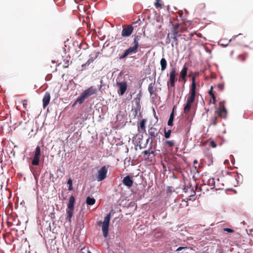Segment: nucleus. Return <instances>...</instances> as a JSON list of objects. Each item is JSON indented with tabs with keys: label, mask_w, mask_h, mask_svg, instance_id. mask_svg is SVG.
I'll return each instance as SVG.
<instances>
[{
	"label": "nucleus",
	"mask_w": 253,
	"mask_h": 253,
	"mask_svg": "<svg viewBox=\"0 0 253 253\" xmlns=\"http://www.w3.org/2000/svg\"><path fill=\"white\" fill-rule=\"evenodd\" d=\"M211 97L212 98L213 100V103L215 104L216 102V97L214 94H211Z\"/></svg>",
	"instance_id": "obj_44"
},
{
	"label": "nucleus",
	"mask_w": 253,
	"mask_h": 253,
	"mask_svg": "<svg viewBox=\"0 0 253 253\" xmlns=\"http://www.w3.org/2000/svg\"><path fill=\"white\" fill-rule=\"evenodd\" d=\"M153 140H151V143H150V145H149V149H148V150H150H150H152V147H153V146H152V143H153Z\"/></svg>",
	"instance_id": "obj_48"
},
{
	"label": "nucleus",
	"mask_w": 253,
	"mask_h": 253,
	"mask_svg": "<svg viewBox=\"0 0 253 253\" xmlns=\"http://www.w3.org/2000/svg\"><path fill=\"white\" fill-rule=\"evenodd\" d=\"M222 103H224V101L220 102V108H219L216 111V116L223 119H226L227 115V111Z\"/></svg>",
	"instance_id": "obj_6"
},
{
	"label": "nucleus",
	"mask_w": 253,
	"mask_h": 253,
	"mask_svg": "<svg viewBox=\"0 0 253 253\" xmlns=\"http://www.w3.org/2000/svg\"><path fill=\"white\" fill-rule=\"evenodd\" d=\"M160 1L161 0H156L155 6L156 8H159L162 7V4L160 2Z\"/></svg>",
	"instance_id": "obj_32"
},
{
	"label": "nucleus",
	"mask_w": 253,
	"mask_h": 253,
	"mask_svg": "<svg viewBox=\"0 0 253 253\" xmlns=\"http://www.w3.org/2000/svg\"><path fill=\"white\" fill-rule=\"evenodd\" d=\"M192 104L186 102V104L184 107V113L185 114H188L191 109Z\"/></svg>",
	"instance_id": "obj_21"
},
{
	"label": "nucleus",
	"mask_w": 253,
	"mask_h": 253,
	"mask_svg": "<svg viewBox=\"0 0 253 253\" xmlns=\"http://www.w3.org/2000/svg\"><path fill=\"white\" fill-rule=\"evenodd\" d=\"M145 159L147 161L151 162L155 159V158L154 155L148 154L147 157L145 158Z\"/></svg>",
	"instance_id": "obj_25"
},
{
	"label": "nucleus",
	"mask_w": 253,
	"mask_h": 253,
	"mask_svg": "<svg viewBox=\"0 0 253 253\" xmlns=\"http://www.w3.org/2000/svg\"><path fill=\"white\" fill-rule=\"evenodd\" d=\"M99 53V52H96L95 53L94 55H93L92 54H90L89 56V59L86 61V64H88V63L90 64L91 63L93 62L94 60L98 57Z\"/></svg>",
	"instance_id": "obj_20"
},
{
	"label": "nucleus",
	"mask_w": 253,
	"mask_h": 253,
	"mask_svg": "<svg viewBox=\"0 0 253 253\" xmlns=\"http://www.w3.org/2000/svg\"><path fill=\"white\" fill-rule=\"evenodd\" d=\"M210 146L212 148H215L216 147V144L214 141H211L210 142Z\"/></svg>",
	"instance_id": "obj_38"
},
{
	"label": "nucleus",
	"mask_w": 253,
	"mask_h": 253,
	"mask_svg": "<svg viewBox=\"0 0 253 253\" xmlns=\"http://www.w3.org/2000/svg\"><path fill=\"white\" fill-rule=\"evenodd\" d=\"M140 96H141V93L137 94V96L134 99V101L135 102V104L137 105L138 107H140L139 103L140 101Z\"/></svg>",
	"instance_id": "obj_23"
},
{
	"label": "nucleus",
	"mask_w": 253,
	"mask_h": 253,
	"mask_svg": "<svg viewBox=\"0 0 253 253\" xmlns=\"http://www.w3.org/2000/svg\"><path fill=\"white\" fill-rule=\"evenodd\" d=\"M116 86L118 88V93L120 96H123L127 88V84L126 81H123L121 82H117Z\"/></svg>",
	"instance_id": "obj_8"
},
{
	"label": "nucleus",
	"mask_w": 253,
	"mask_h": 253,
	"mask_svg": "<svg viewBox=\"0 0 253 253\" xmlns=\"http://www.w3.org/2000/svg\"><path fill=\"white\" fill-rule=\"evenodd\" d=\"M212 89H213V86H211V87L210 90L209 91V94L210 95V96H211V94H214V93L212 92Z\"/></svg>",
	"instance_id": "obj_47"
},
{
	"label": "nucleus",
	"mask_w": 253,
	"mask_h": 253,
	"mask_svg": "<svg viewBox=\"0 0 253 253\" xmlns=\"http://www.w3.org/2000/svg\"><path fill=\"white\" fill-rule=\"evenodd\" d=\"M177 37H172L171 38L172 39H173V42L175 43V45H177L178 44V39H177Z\"/></svg>",
	"instance_id": "obj_41"
},
{
	"label": "nucleus",
	"mask_w": 253,
	"mask_h": 253,
	"mask_svg": "<svg viewBox=\"0 0 253 253\" xmlns=\"http://www.w3.org/2000/svg\"><path fill=\"white\" fill-rule=\"evenodd\" d=\"M199 75L198 72H195L192 78V84L190 86L189 96L187 98L186 102L192 104L195 100L196 96V77Z\"/></svg>",
	"instance_id": "obj_2"
},
{
	"label": "nucleus",
	"mask_w": 253,
	"mask_h": 253,
	"mask_svg": "<svg viewBox=\"0 0 253 253\" xmlns=\"http://www.w3.org/2000/svg\"><path fill=\"white\" fill-rule=\"evenodd\" d=\"M149 150H145L142 152V154L144 155H148L149 154Z\"/></svg>",
	"instance_id": "obj_45"
},
{
	"label": "nucleus",
	"mask_w": 253,
	"mask_h": 253,
	"mask_svg": "<svg viewBox=\"0 0 253 253\" xmlns=\"http://www.w3.org/2000/svg\"><path fill=\"white\" fill-rule=\"evenodd\" d=\"M194 195H190V196H189V197H190L189 200H192V199L195 200V199H192V197H193L194 196V195L195 194V192H194Z\"/></svg>",
	"instance_id": "obj_51"
},
{
	"label": "nucleus",
	"mask_w": 253,
	"mask_h": 253,
	"mask_svg": "<svg viewBox=\"0 0 253 253\" xmlns=\"http://www.w3.org/2000/svg\"><path fill=\"white\" fill-rule=\"evenodd\" d=\"M68 66H69V64H67V65L64 66V68H67L68 67Z\"/></svg>",
	"instance_id": "obj_53"
},
{
	"label": "nucleus",
	"mask_w": 253,
	"mask_h": 253,
	"mask_svg": "<svg viewBox=\"0 0 253 253\" xmlns=\"http://www.w3.org/2000/svg\"><path fill=\"white\" fill-rule=\"evenodd\" d=\"M165 143L169 147H172L174 145V143L171 140H167L166 141Z\"/></svg>",
	"instance_id": "obj_29"
},
{
	"label": "nucleus",
	"mask_w": 253,
	"mask_h": 253,
	"mask_svg": "<svg viewBox=\"0 0 253 253\" xmlns=\"http://www.w3.org/2000/svg\"><path fill=\"white\" fill-rule=\"evenodd\" d=\"M179 27V25L178 24H176L173 27V28L171 30V33L170 34V35H171L170 38L178 37L180 36L178 35Z\"/></svg>",
	"instance_id": "obj_14"
},
{
	"label": "nucleus",
	"mask_w": 253,
	"mask_h": 253,
	"mask_svg": "<svg viewBox=\"0 0 253 253\" xmlns=\"http://www.w3.org/2000/svg\"><path fill=\"white\" fill-rule=\"evenodd\" d=\"M151 139V137L150 136L146 140V144H145V146H144L143 148H145L149 141V140Z\"/></svg>",
	"instance_id": "obj_49"
},
{
	"label": "nucleus",
	"mask_w": 253,
	"mask_h": 253,
	"mask_svg": "<svg viewBox=\"0 0 253 253\" xmlns=\"http://www.w3.org/2000/svg\"><path fill=\"white\" fill-rule=\"evenodd\" d=\"M50 100V94L49 92H45L42 98V106L45 109L49 104Z\"/></svg>",
	"instance_id": "obj_12"
},
{
	"label": "nucleus",
	"mask_w": 253,
	"mask_h": 253,
	"mask_svg": "<svg viewBox=\"0 0 253 253\" xmlns=\"http://www.w3.org/2000/svg\"><path fill=\"white\" fill-rule=\"evenodd\" d=\"M196 163H197V160H195L194 161V164H196Z\"/></svg>",
	"instance_id": "obj_55"
},
{
	"label": "nucleus",
	"mask_w": 253,
	"mask_h": 253,
	"mask_svg": "<svg viewBox=\"0 0 253 253\" xmlns=\"http://www.w3.org/2000/svg\"><path fill=\"white\" fill-rule=\"evenodd\" d=\"M85 45L84 43H80V45H79V47L81 48L82 46H83V45Z\"/></svg>",
	"instance_id": "obj_52"
},
{
	"label": "nucleus",
	"mask_w": 253,
	"mask_h": 253,
	"mask_svg": "<svg viewBox=\"0 0 253 253\" xmlns=\"http://www.w3.org/2000/svg\"><path fill=\"white\" fill-rule=\"evenodd\" d=\"M123 182L124 185L127 186L128 187H130L133 184V180L128 175L124 178Z\"/></svg>",
	"instance_id": "obj_15"
},
{
	"label": "nucleus",
	"mask_w": 253,
	"mask_h": 253,
	"mask_svg": "<svg viewBox=\"0 0 253 253\" xmlns=\"http://www.w3.org/2000/svg\"><path fill=\"white\" fill-rule=\"evenodd\" d=\"M123 75V72H121L119 74V76H122Z\"/></svg>",
	"instance_id": "obj_54"
},
{
	"label": "nucleus",
	"mask_w": 253,
	"mask_h": 253,
	"mask_svg": "<svg viewBox=\"0 0 253 253\" xmlns=\"http://www.w3.org/2000/svg\"><path fill=\"white\" fill-rule=\"evenodd\" d=\"M97 92V89L94 86H90L83 91L81 95L77 98L76 101L73 105L74 106L77 103L80 104H82L84 100L90 96L96 94Z\"/></svg>",
	"instance_id": "obj_1"
},
{
	"label": "nucleus",
	"mask_w": 253,
	"mask_h": 253,
	"mask_svg": "<svg viewBox=\"0 0 253 253\" xmlns=\"http://www.w3.org/2000/svg\"><path fill=\"white\" fill-rule=\"evenodd\" d=\"M238 58L240 61L244 62L246 60L247 56L245 54H241L238 56Z\"/></svg>",
	"instance_id": "obj_26"
},
{
	"label": "nucleus",
	"mask_w": 253,
	"mask_h": 253,
	"mask_svg": "<svg viewBox=\"0 0 253 253\" xmlns=\"http://www.w3.org/2000/svg\"><path fill=\"white\" fill-rule=\"evenodd\" d=\"M171 131L170 129L168 130V131H166V129H165V137L166 138H169L171 134Z\"/></svg>",
	"instance_id": "obj_30"
},
{
	"label": "nucleus",
	"mask_w": 253,
	"mask_h": 253,
	"mask_svg": "<svg viewBox=\"0 0 253 253\" xmlns=\"http://www.w3.org/2000/svg\"><path fill=\"white\" fill-rule=\"evenodd\" d=\"M110 218L111 214L109 213L107 214V215L105 217L104 221L102 223L101 221H99L98 223L99 225H100L101 224H102V230L103 232V236L105 237H106L108 235Z\"/></svg>",
	"instance_id": "obj_3"
},
{
	"label": "nucleus",
	"mask_w": 253,
	"mask_h": 253,
	"mask_svg": "<svg viewBox=\"0 0 253 253\" xmlns=\"http://www.w3.org/2000/svg\"><path fill=\"white\" fill-rule=\"evenodd\" d=\"M218 117L216 116L214 117V119H213V121H212V122L211 123V124L213 126H215L217 124V122H216V120H217V118Z\"/></svg>",
	"instance_id": "obj_40"
},
{
	"label": "nucleus",
	"mask_w": 253,
	"mask_h": 253,
	"mask_svg": "<svg viewBox=\"0 0 253 253\" xmlns=\"http://www.w3.org/2000/svg\"><path fill=\"white\" fill-rule=\"evenodd\" d=\"M75 202V199L74 197L73 196H71L69 198L68 208L67 209V218L70 221H71V219L73 215Z\"/></svg>",
	"instance_id": "obj_4"
},
{
	"label": "nucleus",
	"mask_w": 253,
	"mask_h": 253,
	"mask_svg": "<svg viewBox=\"0 0 253 253\" xmlns=\"http://www.w3.org/2000/svg\"><path fill=\"white\" fill-rule=\"evenodd\" d=\"M101 87H102V85H100V89H101Z\"/></svg>",
	"instance_id": "obj_57"
},
{
	"label": "nucleus",
	"mask_w": 253,
	"mask_h": 253,
	"mask_svg": "<svg viewBox=\"0 0 253 253\" xmlns=\"http://www.w3.org/2000/svg\"><path fill=\"white\" fill-rule=\"evenodd\" d=\"M146 120L145 119H142L140 121L138 125V130L139 132H144L146 131Z\"/></svg>",
	"instance_id": "obj_13"
},
{
	"label": "nucleus",
	"mask_w": 253,
	"mask_h": 253,
	"mask_svg": "<svg viewBox=\"0 0 253 253\" xmlns=\"http://www.w3.org/2000/svg\"><path fill=\"white\" fill-rule=\"evenodd\" d=\"M171 45H172V47H173L174 45H173V43H172Z\"/></svg>",
	"instance_id": "obj_56"
},
{
	"label": "nucleus",
	"mask_w": 253,
	"mask_h": 253,
	"mask_svg": "<svg viewBox=\"0 0 253 253\" xmlns=\"http://www.w3.org/2000/svg\"><path fill=\"white\" fill-rule=\"evenodd\" d=\"M172 191H174L173 188L171 186H169L167 188V193H171Z\"/></svg>",
	"instance_id": "obj_33"
},
{
	"label": "nucleus",
	"mask_w": 253,
	"mask_h": 253,
	"mask_svg": "<svg viewBox=\"0 0 253 253\" xmlns=\"http://www.w3.org/2000/svg\"><path fill=\"white\" fill-rule=\"evenodd\" d=\"M27 102H28V101L26 99H25L23 101V103H22L23 106L24 108L25 109L27 108Z\"/></svg>",
	"instance_id": "obj_37"
},
{
	"label": "nucleus",
	"mask_w": 253,
	"mask_h": 253,
	"mask_svg": "<svg viewBox=\"0 0 253 253\" xmlns=\"http://www.w3.org/2000/svg\"><path fill=\"white\" fill-rule=\"evenodd\" d=\"M187 249L186 247H180L176 249V251H180L183 249Z\"/></svg>",
	"instance_id": "obj_46"
},
{
	"label": "nucleus",
	"mask_w": 253,
	"mask_h": 253,
	"mask_svg": "<svg viewBox=\"0 0 253 253\" xmlns=\"http://www.w3.org/2000/svg\"><path fill=\"white\" fill-rule=\"evenodd\" d=\"M148 90L151 95L154 93L155 90L154 88V85L153 84H151L148 86Z\"/></svg>",
	"instance_id": "obj_24"
},
{
	"label": "nucleus",
	"mask_w": 253,
	"mask_h": 253,
	"mask_svg": "<svg viewBox=\"0 0 253 253\" xmlns=\"http://www.w3.org/2000/svg\"><path fill=\"white\" fill-rule=\"evenodd\" d=\"M141 33H139L137 35H135L133 39H136L137 41H139L141 38Z\"/></svg>",
	"instance_id": "obj_36"
},
{
	"label": "nucleus",
	"mask_w": 253,
	"mask_h": 253,
	"mask_svg": "<svg viewBox=\"0 0 253 253\" xmlns=\"http://www.w3.org/2000/svg\"><path fill=\"white\" fill-rule=\"evenodd\" d=\"M206 7V4L204 3H201L197 5V9L198 10H202Z\"/></svg>",
	"instance_id": "obj_27"
},
{
	"label": "nucleus",
	"mask_w": 253,
	"mask_h": 253,
	"mask_svg": "<svg viewBox=\"0 0 253 253\" xmlns=\"http://www.w3.org/2000/svg\"><path fill=\"white\" fill-rule=\"evenodd\" d=\"M128 55H131L133 53H136L138 51V49L134 47L133 46L129 47L128 48L125 50Z\"/></svg>",
	"instance_id": "obj_18"
},
{
	"label": "nucleus",
	"mask_w": 253,
	"mask_h": 253,
	"mask_svg": "<svg viewBox=\"0 0 253 253\" xmlns=\"http://www.w3.org/2000/svg\"><path fill=\"white\" fill-rule=\"evenodd\" d=\"M108 168V166H104L98 170L96 175V179L98 181H101L106 178Z\"/></svg>",
	"instance_id": "obj_7"
},
{
	"label": "nucleus",
	"mask_w": 253,
	"mask_h": 253,
	"mask_svg": "<svg viewBox=\"0 0 253 253\" xmlns=\"http://www.w3.org/2000/svg\"><path fill=\"white\" fill-rule=\"evenodd\" d=\"M41 156V148L39 146H38L36 148L34 158L32 162V164L33 165L38 166L39 165Z\"/></svg>",
	"instance_id": "obj_9"
},
{
	"label": "nucleus",
	"mask_w": 253,
	"mask_h": 253,
	"mask_svg": "<svg viewBox=\"0 0 253 253\" xmlns=\"http://www.w3.org/2000/svg\"><path fill=\"white\" fill-rule=\"evenodd\" d=\"M89 64H90L89 63L86 64V62L84 64H83L82 65V70H85L86 67L87 66H88Z\"/></svg>",
	"instance_id": "obj_42"
},
{
	"label": "nucleus",
	"mask_w": 253,
	"mask_h": 253,
	"mask_svg": "<svg viewBox=\"0 0 253 253\" xmlns=\"http://www.w3.org/2000/svg\"><path fill=\"white\" fill-rule=\"evenodd\" d=\"M148 134L151 140H154L159 135V130L154 127H151L148 130Z\"/></svg>",
	"instance_id": "obj_11"
},
{
	"label": "nucleus",
	"mask_w": 253,
	"mask_h": 253,
	"mask_svg": "<svg viewBox=\"0 0 253 253\" xmlns=\"http://www.w3.org/2000/svg\"><path fill=\"white\" fill-rule=\"evenodd\" d=\"M67 184L69 185V190H73V187H72V180L71 178H69L67 182Z\"/></svg>",
	"instance_id": "obj_31"
},
{
	"label": "nucleus",
	"mask_w": 253,
	"mask_h": 253,
	"mask_svg": "<svg viewBox=\"0 0 253 253\" xmlns=\"http://www.w3.org/2000/svg\"><path fill=\"white\" fill-rule=\"evenodd\" d=\"M95 199L94 198H91L90 197H87L86 199V203L88 205H93L95 203Z\"/></svg>",
	"instance_id": "obj_22"
},
{
	"label": "nucleus",
	"mask_w": 253,
	"mask_h": 253,
	"mask_svg": "<svg viewBox=\"0 0 253 253\" xmlns=\"http://www.w3.org/2000/svg\"><path fill=\"white\" fill-rule=\"evenodd\" d=\"M134 28L132 25H126L123 27L121 35L123 37L130 36L133 31Z\"/></svg>",
	"instance_id": "obj_10"
},
{
	"label": "nucleus",
	"mask_w": 253,
	"mask_h": 253,
	"mask_svg": "<svg viewBox=\"0 0 253 253\" xmlns=\"http://www.w3.org/2000/svg\"><path fill=\"white\" fill-rule=\"evenodd\" d=\"M188 67L184 66L180 73V77L183 80H185L187 76Z\"/></svg>",
	"instance_id": "obj_16"
},
{
	"label": "nucleus",
	"mask_w": 253,
	"mask_h": 253,
	"mask_svg": "<svg viewBox=\"0 0 253 253\" xmlns=\"http://www.w3.org/2000/svg\"><path fill=\"white\" fill-rule=\"evenodd\" d=\"M127 56H128V54L126 52V51H125L124 53L120 57V59H122L125 58Z\"/></svg>",
	"instance_id": "obj_35"
},
{
	"label": "nucleus",
	"mask_w": 253,
	"mask_h": 253,
	"mask_svg": "<svg viewBox=\"0 0 253 253\" xmlns=\"http://www.w3.org/2000/svg\"><path fill=\"white\" fill-rule=\"evenodd\" d=\"M176 75V69L175 68H173L170 70L169 73V81L167 83V85L169 92L171 91V88H169V85H170L171 87H174L175 86V82L177 81Z\"/></svg>",
	"instance_id": "obj_5"
},
{
	"label": "nucleus",
	"mask_w": 253,
	"mask_h": 253,
	"mask_svg": "<svg viewBox=\"0 0 253 253\" xmlns=\"http://www.w3.org/2000/svg\"><path fill=\"white\" fill-rule=\"evenodd\" d=\"M170 42V34L169 33L167 35V37L166 39V43L168 44Z\"/></svg>",
	"instance_id": "obj_34"
},
{
	"label": "nucleus",
	"mask_w": 253,
	"mask_h": 253,
	"mask_svg": "<svg viewBox=\"0 0 253 253\" xmlns=\"http://www.w3.org/2000/svg\"><path fill=\"white\" fill-rule=\"evenodd\" d=\"M160 65L161 67V71H165L167 67V62L165 58H162L160 60Z\"/></svg>",
	"instance_id": "obj_19"
},
{
	"label": "nucleus",
	"mask_w": 253,
	"mask_h": 253,
	"mask_svg": "<svg viewBox=\"0 0 253 253\" xmlns=\"http://www.w3.org/2000/svg\"><path fill=\"white\" fill-rule=\"evenodd\" d=\"M149 154H150L151 155H154V158H155L156 154H155V151L153 150H150V149L149 150Z\"/></svg>",
	"instance_id": "obj_43"
},
{
	"label": "nucleus",
	"mask_w": 253,
	"mask_h": 253,
	"mask_svg": "<svg viewBox=\"0 0 253 253\" xmlns=\"http://www.w3.org/2000/svg\"><path fill=\"white\" fill-rule=\"evenodd\" d=\"M174 108H175V107L174 106L173 108L172 111L171 113H170L169 118L168 122V125L169 126H172L173 125V121L174 120Z\"/></svg>",
	"instance_id": "obj_17"
},
{
	"label": "nucleus",
	"mask_w": 253,
	"mask_h": 253,
	"mask_svg": "<svg viewBox=\"0 0 253 253\" xmlns=\"http://www.w3.org/2000/svg\"><path fill=\"white\" fill-rule=\"evenodd\" d=\"M139 41H137L136 40V39H133V42H132V44H133V46L134 47H135V48H136L137 49L139 47V43H138Z\"/></svg>",
	"instance_id": "obj_28"
},
{
	"label": "nucleus",
	"mask_w": 253,
	"mask_h": 253,
	"mask_svg": "<svg viewBox=\"0 0 253 253\" xmlns=\"http://www.w3.org/2000/svg\"><path fill=\"white\" fill-rule=\"evenodd\" d=\"M240 36L243 37V34H240L239 35H237V36H235V37H233L232 39L233 40H235L236 38H237L239 37H240Z\"/></svg>",
	"instance_id": "obj_50"
},
{
	"label": "nucleus",
	"mask_w": 253,
	"mask_h": 253,
	"mask_svg": "<svg viewBox=\"0 0 253 253\" xmlns=\"http://www.w3.org/2000/svg\"><path fill=\"white\" fill-rule=\"evenodd\" d=\"M223 231L228 232L229 233H233L234 232L233 230H232L230 228H223Z\"/></svg>",
	"instance_id": "obj_39"
}]
</instances>
